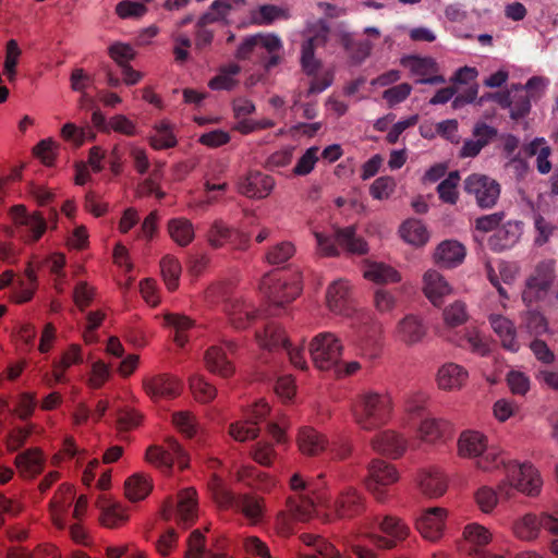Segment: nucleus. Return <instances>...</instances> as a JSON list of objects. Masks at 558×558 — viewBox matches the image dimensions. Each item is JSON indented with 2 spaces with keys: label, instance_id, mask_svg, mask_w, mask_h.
Here are the masks:
<instances>
[{
  "label": "nucleus",
  "instance_id": "nucleus-3",
  "mask_svg": "<svg viewBox=\"0 0 558 558\" xmlns=\"http://www.w3.org/2000/svg\"><path fill=\"white\" fill-rule=\"evenodd\" d=\"M282 43L274 34L248 35L238 46L234 58L252 66L269 71L280 61Z\"/></svg>",
  "mask_w": 558,
  "mask_h": 558
},
{
  "label": "nucleus",
  "instance_id": "nucleus-59",
  "mask_svg": "<svg viewBox=\"0 0 558 558\" xmlns=\"http://www.w3.org/2000/svg\"><path fill=\"white\" fill-rule=\"evenodd\" d=\"M181 264L178 258L167 255L160 260V270L169 291H174L179 286Z\"/></svg>",
  "mask_w": 558,
  "mask_h": 558
},
{
  "label": "nucleus",
  "instance_id": "nucleus-7",
  "mask_svg": "<svg viewBox=\"0 0 558 558\" xmlns=\"http://www.w3.org/2000/svg\"><path fill=\"white\" fill-rule=\"evenodd\" d=\"M522 300L527 306L541 301H558V279L554 259L541 260L535 266L534 272L526 279Z\"/></svg>",
  "mask_w": 558,
  "mask_h": 558
},
{
  "label": "nucleus",
  "instance_id": "nucleus-40",
  "mask_svg": "<svg viewBox=\"0 0 558 558\" xmlns=\"http://www.w3.org/2000/svg\"><path fill=\"white\" fill-rule=\"evenodd\" d=\"M489 324L496 335L500 338L501 344L506 350L518 352L520 343L517 340L514 324L507 317L498 314L489 316Z\"/></svg>",
  "mask_w": 558,
  "mask_h": 558
},
{
  "label": "nucleus",
  "instance_id": "nucleus-31",
  "mask_svg": "<svg viewBox=\"0 0 558 558\" xmlns=\"http://www.w3.org/2000/svg\"><path fill=\"white\" fill-rule=\"evenodd\" d=\"M197 493L195 488L182 489L177 497L174 515L178 523L186 529L191 526L197 517Z\"/></svg>",
  "mask_w": 558,
  "mask_h": 558
},
{
  "label": "nucleus",
  "instance_id": "nucleus-50",
  "mask_svg": "<svg viewBox=\"0 0 558 558\" xmlns=\"http://www.w3.org/2000/svg\"><path fill=\"white\" fill-rule=\"evenodd\" d=\"M168 232L170 238L180 246H187L195 236L193 223L184 218H172L168 221Z\"/></svg>",
  "mask_w": 558,
  "mask_h": 558
},
{
  "label": "nucleus",
  "instance_id": "nucleus-21",
  "mask_svg": "<svg viewBox=\"0 0 558 558\" xmlns=\"http://www.w3.org/2000/svg\"><path fill=\"white\" fill-rule=\"evenodd\" d=\"M143 387L145 392L154 401L174 399L182 391L181 381L169 374H158L146 377L143 380Z\"/></svg>",
  "mask_w": 558,
  "mask_h": 558
},
{
  "label": "nucleus",
  "instance_id": "nucleus-45",
  "mask_svg": "<svg viewBox=\"0 0 558 558\" xmlns=\"http://www.w3.org/2000/svg\"><path fill=\"white\" fill-rule=\"evenodd\" d=\"M171 449L173 452L160 446H150L146 451V460L163 472H170L174 464V456L182 454V448L177 441H172Z\"/></svg>",
  "mask_w": 558,
  "mask_h": 558
},
{
  "label": "nucleus",
  "instance_id": "nucleus-61",
  "mask_svg": "<svg viewBox=\"0 0 558 558\" xmlns=\"http://www.w3.org/2000/svg\"><path fill=\"white\" fill-rule=\"evenodd\" d=\"M246 0H215L210 5L209 14L214 22L226 20L232 12L241 10Z\"/></svg>",
  "mask_w": 558,
  "mask_h": 558
},
{
  "label": "nucleus",
  "instance_id": "nucleus-9",
  "mask_svg": "<svg viewBox=\"0 0 558 558\" xmlns=\"http://www.w3.org/2000/svg\"><path fill=\"white\" fill-rule=\"evenodd\" d=\"M259 290L270 305L282 307L301 294L302 277L298 272L271 271L263 276Z\"/></svg>",
  "mask_w": 558,
  "mask_h": 558
},
{
  "label": "nucleus",
  "instance_id": "nucleus-25",
  "mask_svg": "<svg viewBox=\"0 0 558 558\" xmlns=\"http://www.w3.org/2000/svg\"><path fill=\"white\" fill-rule=\"evenodd\" d=\"M544 88V80L539 76H532L524 87L519 86V93L512 97L510 107V117L513 120H519L529 114L531 110V99L541 97L538 90Z\"/></svg>",
  "mask_w": 558,
  "mask_h": 558
},
{
  "label": "nucleus",
  "instance_id": "nucleus-54",
  "mask_svg": "<svg viewBox=\"0 0 558 558\" xmlns=\"http://www.w3.org/2000/svg\"><path fill=\"white\" fill-rule=\"evenodd\" d=\"M541 531V515L527 513L513 524L514 535L522 541H532Z\"/></svg>",
  "mask_w": 558,
  "mask_h": 558
},
{
  "label": "nucleus",
  "instance_id": "nucleus-26",
  "mask_svg": "<svg viewBox=\"0 0 558 558\" xmlns=\"http://www.w3.org/2000/svg\"><path fill=\"white\" fill-rule=\"evenodd\" d=\"M333 510L338 518L360 515L365 510V497L355 487H345L335 500Z\"/></svg>",
  "mask_w": 558,
  "mask_h": 558
},
{
  "label": "nucleus",
  "instance_id": "nucleus-12",
  "mask_svg": "<svg viewBox=\"0 0 558 558\" xmlns=\"http://www.w3.org/2000/svg\"><path fill=\"white\" fill-rule=\"evenodd\" d=\"M256 339L263 348L284 351L294 367L302 371L307 368L304 348L292 347L284 330L275 322L266 323L264 329L256 332Z\"/></svg>",
  "mask_w": 558,
  "mask_h": 558
},
{
  "label": "nucleus",
  "instance_id": "nucleus-10",
  "mask_svg": "<svg viewBox=\"0 0 558 558\" xmlns=\"http://www.w3.org/2000/svg\"><path fill=\"white\" fill-rule=\"evenodd\" d=\"M88 451L80 448L73 436H66L61 445V448L52 456L51 463L54 466H69L82 471V483L85 486H90L96 476V472L100 466L98 459L87 461Z\"/></svg>",
  "mask_w": 558,
  "mask_h": 558
},
{
  "label": "nucleus",
  "instance_id": "nucleus-24",
  "mask_svg": "<svg viewBox=\"0 0 558 558\" xmlns=\"http://www.w3.org/2000/svg\"><path fill=\"white\" fill-rule=\"evenodd\" d=\"M401 64L409 68L412 75L418 76L416 84H442L445 77L436 74L438 72L437 62L430 57L408 56L401 59Z\"/></svg>",
  "mask_w": 558,
  "mask_h": 558
},
{
  "label": "nucleus",
  "instance_id": "nucleus-28",
  "mask_svg": "<svg viewBox=\"0 0 558 558\" xmlns=\"http://www.w3.org/2000/svg\"><path fill=\"white\" fill-rule=\"evenodd\" d=\"M327 305L336 314L351 315L353 311L351 286L347 280H336L327 289Z\"/></svg>",
  "mask_w": 558,
  "mask_h": 558
},
{
  "label": "nucleus",
  "instance_id": "nucleus-20",
  "mask_svg": "<svg viewBox=\"0 0 558 558\" xmlns=\"http://www.w3.org/2000/svg\"><path fill=\"white\" fill-rule=\"evenodd\" d=\"M208 243L214 248H220L230 244L236 250H246L250 243V236L239 229L231 228L222 220H216L208 231Z\"/></svg>",
  "mask_w": 558,
  "mask_h": 558
},
{
  "label": "nucleus",
  "instance_id": "nucleus-32",
  "mask_svg": "<svg viewBox=\"0 0 558 558\" xmlns=\"http://www.w3.org/2000/svg\"><path fill=\"white\" fill-rule=\"evenodd\" d=\"M464 539L474 546L471 555L475 558H505L504 556L488 553L484 547L492 541V533L478 523H469L463 530Z\"/></svg>",
  "mask_w": 558,
  "mask_h": 558
},
{
  "label": "nucleus",
  "instance_id": "nucleus-39",
  "mask_svg": "<svg viewBox=\"0 0 558 558\" xmlns=\"http://www.w3.org/2000/svg\"><path fill=\"white\" fill-rule=\"evenodd\" d=\"M421 492L430 498L442 496L447 490V478L438 469L423 470L417 475Z\"/></svg>",
  "mask_w": 558,
  "mask_h": 558
},
{
  "label": "nucleus",
  "instance_id": "nucleus-30",
  "mask_svg": "<svg viewBox=\"0 0 558 558\" xmlns=\"http://www.w3.org/2000/svg\"><path fill=\"white\" fill-rule=\"evenodd\" d=\"M522 234V222L510 220L504 223L488 239V246L494 252H502L515 245Z\"/></svg>",
  "mask_w": 558,
  "mask_h": 558
},
{
  "label": "nucleus",
  "instance_id": "nucleus-11",
  "mask_svg": "<svg viewBox=\"0 0 558 558\" xmlns=\"http://www.w3.org/2000/svg\"><path fill=\"white\" fill-rule=\"evenodd\" d=\"M10 235L25 244L38 242L47 231V220L40 211L31 213L24 205H14L10 209Z\"/></svg>",
  "mask_w": 558,
  "mask_h": 558
},
{
  "label": "nucleus",
  "instance_id": "nucleus-6",
  "mask_svg": "<svg viewBox=\"0 0 558 558\" xmlns=\"http://www.w3.org/2000/svg\"><path fill=\"white\" fill-rule=\"evenodd\" d=\"M205 298L211 304L221 303L231 325L236 329H245L256 318L254 306L234 295L233 283L230 281L213 283L206 289Z\"/></svg>",
  "mask_w": 558,
  "mask_h": 558
},
{
  "label": "nucleus",
  "instance_id": "nucleus-62",
  "mask_svg": "<svg viewBox=\"0 0 558 558\" xmlns=\"http://www.w3.org/2000/svg\"><path fill=\"white\" fill-rule=\"evenodd\" d=\"M448 426V422L444 420L425 418L422 421L418 432L423 440L433 442L442 437Z\"/></svg>",
  "mask_w": 558,
  "mask_h": 558
},
{
  "label": "nucleus",
  "instance_id": "nucleus-44",
  "mask_svg": "<svg viewBox=\"0 0 558 558\" xmlns=\"http://www.w3.org/2000/svg\"><path fill=\"white\" fill-rule=\"evenodd\" d=\"M240 72L241 66L236 62L223 64L218 69L217 75L209 80L208 87L213 90H232L240 83Z\"/></svg>",
  "mask_w": 558,
  "mask_h": 558
},
{
  "label": "nucleus",
  "instance_id": "nucleus-1",
  "mask_svg": "<svg viewBox=\"0 0 558 558\" xmlns=\"http://www.w3.org/2000/svg\"><path fill=\"white\" fill-rule=\"evenodd\" d=\"M324 477L325 475L320 474L317 481L308 482L300 473L291 476L289 485L293 494L287 498L286 508L278 512L275 520V529L279 536L292 535L296 523L306 522L314 515L317 502L328 501L319 487V483L325 485Z\"/></svg>",
  "mask_w": 558,
  "mask_h": 558
},
{
  "label": "nucleus",
  "instance_id": "nucleus-22",
  "mask_svg": "<svg viewBox=\"0 0 558 558\" xmlns=\"http://www.w3.org/2000/svg\"><path fill=\"white\" fill-rule=\"evenodd\" d=\"M447 514L441 507L425 509L416 519V530L425 539L436 542L444 535Z\"/></svg>",
  "mask_w": 558,
  "mask_h": 558
},
{
  "label": "nucleus",
  "instance_id": "nucleus-36",
  "mask_svg": "<svg viewBox=\"0 0 558 558\" xmlns=\"http://www.w3.org/2000/svg\"><path fill=\"white\" fill-rule=\"evenodd\" d=\"M469 378L468 371L456 363L444 364L437 372L436 381L441 390H459Z\"/></svg>",
  "mask_w": 558,
  "mask_h": 558
},
{
  "label": "nucleus",
  "instance_id": "nucleus-18",
  "mask_svg": "<svg viewBox=\"0 0 558 558\" xmlns=\"http://www.w3.org/2000/svg\"><path fill=\"white\" fill-rule=\"evenodd\" d=\"M464 191L474 195L481 208H492L499 198L500 185L487 175L474 173L465 179Z\"/></svg>",
  "mask_w": 558,
  "mask_h": 558
},
{
  "label": "nucleus",
  "instance_id": "nucleus-5",
  "mask_svg": "<svg viewBox=\"0 0 558 558\" xmlns=\"http://www.w3.org/2000/svg\"><path fill=\"white\" fill-rule=\"evenodd\" d=\"M208 490L220 508L234 509L251 523H259L264 518V500L252 494H233L218 475L207 483Z\"/></svg>",
  "mask_w": 558,
  "mask_h": 558
},
{
  "label": "nucleus",
  "instance_id": "nucleus-34",
  "mask_svg": "<svg viewBox=\"0 0 558 558\" xmlns=\"http://www.w3.org/2000/svg\"><path fill=\"white\" fill-rule=\"evenodd\" d=\"M75 497L74 487L70 484H61L49 502L50 514L54 525L60 529L64 526L63 515L71 507Z\"/></svg>",
  "mask_w": 558,
  "mask_h": 558
},
{
  "label": "nucleus",
  "instance_id": "nucleus-55",
  "mask_svg": "<svg viewBox=\"0 0 558 558\" xmlns=\"http://www.w3.org/2000/svg\"><path fill=\"white\" fill-rule=\"evenodd\" d=\"M363 276L375 283L399 282L401 280L399 272L395 268L383 263L369 264L364 270Z\"/></svg>",
  "mask_w": 558,
  "mask_h": 558
},
{
  "label": "nucleus",
  "instance_id": "nucleus-23",
  "mask_svg": "<svg viewBox=\"0 0 558 558\" xmlns=\"http://www.w3.org/2000/svg\"><path fill=\"white\" fill-rule=\"evenodd\" d=\"M238 192L248 198H266L275 187V179L260 171H250L238 181Z\"/></svg>",
  "mask_w": 558,
  "mask_h": 558
},
{
  "label": "nucleus",
  "instance_id": "nucleus-58",
  "mask_svg": "<svg viewBox=\"0 0 558 558\" xmlns=\"http://www.w3.org/2000/svg\"><path fill=\"white\" fill-rule=\"evenodd\" d=\"M279 19H288V12L275 4H263L251 14L253 24L259 26L270 25Z\"/></svg>",
  "mask_w": 558,
  "mask_h": 558
},
{
  "label": "nucleus",
  "instance_id": "nucleus-4",
  "mask_svg": "<svg viewBox=\"0 0 558 558\" xmlns=\"http://www.w3.org/2000/svg\"><path fill=\"white\" fill-rule=\"evenodd\" d=\"M355 423L364 430H374L389 423L392 416V401L389 395L365 391L359 395L352 405Z\"/></svg>",
  "mask_w": 558,
  "mask_h": 558
},
{
  "label": "nucleus",
  "instance_id": "nucleus-29",
  "mask_svg": "<svg viewBox=\"0 0 558 558\" xmlns=\"http://www.w3.org/2000/svg\"><path fill=\"white\" fill-rule=\"evenodd\" d=\"M36 264L27 263L23 276H20L13 287L11 300L23 304L29 302L38 289V276Z\"/></svg>",
  "mask_w": 558,
  "mask_h": 558
},
{
  "label": "nucleus",
  "instance_id": "nucleus-56",
  "mask_svg": "<svg viewBox=\"0 0 558 558\" xmlns=\"http://www.w3.org/2000/svg\"><path fill=\"white\" fill-rule=\"evenodd\" d=\"M325 41L324 36H314L303 43L301 63L306 74L313 75L318 71L320 63L315 59L314 51L318 45H324Z\"/></svg>",
  "mask_w": 558,
  "mask_h": 558
},
{
  "label": "nucleus",
  "instance_id": "nucleus-53",
  "mask_svg": "<svg viewBox=\"0 0 558 558\" xmlns=\"http://www.w3.org/2000/svg\"><path fill=\"white\" fill-rule=\"evenodd\" d=\"M7 558H60V551L52 544L38 545L34 550L23 546H12L7 551Z\"/></svg>",
  "mask_w": 558,
  "mask_h": 558
},
{
  "label": "nucleus",
  "instance_id": "nucleus-15",
  "mask_svg": "<svg viewBox=\"0 0 558 558\" xmlns=\"http://www.w3.org/2000/svg\"><path fill=\"white\" fill-rule=\"evenodd\" d=\"M367 471L368 476L365 481L366 488L378 501H385L387 494L384 488L395 484L399 480L398 470L393 464L385 460L373 459L367 466Z\"/></svg>",
  "mask_w": 558,
  "mask_h": 558
},
{
  "label": "nucleus",
  "instance_id": "nucleus-63",
  "mask_svg": "<svg viewBox=\"0 0 558 558\" xmlns=\"http://www.w3.org/2000/svg\"><path fill=\"white\" fill-rule=\"evenodd\" d=\"M294 254V244L290 241H282L269 247L266 260L271 265H281L287 263Z\"/></svg>",
  "mask_w": 558,
  "mask_h": 558
},
{
  "label": "nucleus",
  "instance_id": "nucleus-27",
  "mask_svg": "<svg viewBox=\"0 0 558 558\" xmlns=\"http://www.w3.org/2000/svg\"><path fill=\"white\" fill-rule=\"evenodd\" d=\"M371 446L374 451L380 454L398 459L405 452L408 441L399 433L386 429L372 438Z\"/></svg>",
  "mask_w": 558,
  "mask_h": 558
},
{
  "label": "nucleus",
  "instance_id": "nucleus-33",
  "mask_svg": "<svg viewBox=\"0 0 558 558\" xmlns=\"http://www.w3.org/2000/svg\"><path fill=\"white\" fill-rule=\"evenodd\" d=\"M466 250L464 245L456 240H445L438 244L434 259L437 265L444 268H454L462 264Z\"/></svg>",
  "mask_w": 558,
  "mask_h": 558
},
{
  "label": "nucleus",
  "instance_id": "nucleus-43",
  "mask_svg": "<svg viewBox=\"0 0 558 558\" xmlns=\"http://www.w3.org/2000/svg\"><path fill=\"white\" fill-rule=\"evenodd\" d=\"M205 363L209 372L218 374L221 377H229L234 372V366L227 355V351L221 345H213L205 353Z\"/></svg>",
  "mask_w": 558,
  "mask_h": 558
},
{
  "label": "nucleus",
  "instance_id": "nucleus-57",
  "mask_svg": "<svg viewBox=\"0 0 558 558\" xmlns=\"http://www.w3.org/2000/svg\"><path fill=\"white\" fill-rule=\"evenodd\" d=\"M165 322L168 326L174 329V342L179 347L183 348L189 340L186 331H189L193 327V320L184 315L167 314L165 316Z\"/></svg>",
  "mask_w": 558,
  "mask_h": 558
},
{
  "label": "nucleus",
  "instance_id": "nucleus-47",
  "mask_svg": "<svg viewBox=\"0 0 558 558\" xmlns=\"http://www.w3.org/2000/svg\"><path fill=\"white\" fill-rule=\"evenodd\" d=\"M174 125L168 120H161L154 126V133L149 137V145L155 150L173 148L178 144Z\"/></svg>",
  "mask_w": 558,
  "mask_h": 558
},
{
  "label": "nucleus",
  "instance_id": "nucleus-2",
  "mask_svg": "<svg viewBox=\"0 0 558 558\" xmlns=\"http://www.w3.org/2000/svg\"><path fill=\"white\" fill-rule=\"evenodd\" d=\"M478 469L485 472H493L500 466L506 473V481L498 485L500 494L510 497L513 489H518L530 496H535L542 487V478L537 470L527 462L518 463L507 460L504 452L495 447H487L476 461Z\"/></svg>",
  "mask_w": 558,
  "mask_h": 558
},
{
  "label": "nucleus",
  "instance_id": "nucleus-35",
  "mask_svg": "<svg viewBox=\"0 0 558 558\" xmlns=\"http://www.w3.org/2000/svg\"><path fill=\"white\" fill-rule=\"evenodd\" d=\"M423 292L433 305L440 306L444 298L451 293V287L441 274L430 269L424 274Z\"/></svg>",
  "mask_w": 558,
  "mask_h": 558
},
{
  "label": "nucleus",
  "instance_id": "nucleus-41",
  "mask_svg": "<svg viewBox=\"0 0 558 558\" xmlns=\"http://www.w3.org/2000/svg\"><path fill=\"white\" fill-rule=\"evenodd\" d=\"M27 263H34L37 268V274L40 272L44 268H48L51 276L54 277V289L58 292L63 291V283L65 281L66 275L64 271L65 267V256L61 253H53L46 258L33 257Z\"/></svg>",
  "mask_w": 558,
  "mask_h": 558
},
{
  "label": "nucleus",
  "instance_id": "nucleus-14",
  "mask_svg": "<svg viewBox=\"0 0 558 558\" xmlns=\"http://www.w3.org/2000/svg\"><path fill=\"white\" fill-rule=\"evenodd\" d=\"M356 319L360 322V350L362 356L375 360L380 356L383 350V328L375 322L368 312H356Z\"/></svg>",
  "mask_w": 558,
  "mask_h": 558
},
{
  "label": "nucleus",
  "instance_id": "nucleus-38",
  "mask_svg": "<svg viewBox=\"0 0 558 558\" xmlns=\"http://www.w3.org/2000/svg\"><path fill=\"white\" fill-rule=\"evenodd\" d=\"M298 446L303 454L318 456L327 450L328 439L311 426H303L298 434Z\"/></svg>",
  "mask_w": 558,
  "mask_h": 558
},
{
  "label": "nucleus",
  "instance_id": "nucleus-46",
  "mask_svg": "<svg viewBox=\"0 0 558 558\" xmlns=\"http://www.w3.org/2000/svg\"><path fill=\"white\" fill-rule=\"evenodd\" d=\"M458 347L470 350L480 356H486L490 352L488 340L477 328L466 329L462 335L452 340Z\"/></svg>",
  "mask_w": 558,
  "mask_h": 558
},
{
  "label": "nucleus",
  "instance_id": "nucleus-51",
  "mask_svg": "<svg viewBox=\"0 0 558 558\" xmlns=\"http://www.w3.org/2000/svg\"><path fill=\"white\" fill-rule=\"evenodd\" d=\"M399 232L405 242L414 246H423L429 239L426 227L417 219H408L404 221L401 225Z\"/></svg>",
  "mask_w": 558,
  "mask_h": 558
},
{
  "label": "nucleus",
  "instance_id": "nucleus-13",
  "mask_svg": "<svg viewBox=\"0 0 558 558\" xmlns=\"http://www.w3.org/2000/svg\"><path fill=\"white\" fill-rule=\"evenodd\" d=\"M342 350V342L331 332H320L310 343L312 361L320 371L333 368L340 362Z\"/></svg>",
  "mask_w": 558,
  "mask_h": 558
},
{
  "label": "nucleus",
  "instance_id": "nucleus-64",
  "mask_svg": "<svg viewBox=\"0 0 558 558\" xmlns=\"http://www.w3.org/2000/svg\"><path fill=\"white\" fill-rule=\"evenodd\" d=\"M460 181L458 171H452L437 186L439 198L447 204L454 205L458 201L457 186Z\"/></svg>",
  "mask_w": 558,
  "mask_h": 558
},
{
  "label": "nucleus",
  "instance_id": "nucleus-52",
  "mask_svg": "<svg viewBox=\"0 0 558 558\" xmlns=\"http://www.w3.org/2000/svg\"><path fill=\"white\" fill-rule=\"evenodd\" d=\"M425 335L422 320L414 316H405L398 325V337L405 343L418 342Z\"/></svg>",
  "mask_w": 558,
  "mask_h": 558
},
{
  "label": "nucleus",
  "instance_id": "nucleus-16",
  "mask_svg": "<svg viewBox=\"0 0 558 558\" xmlns=\"http://www.w3.org/2000/svg\"><path fill=\"white\" fill-rule=\"evenodd\" d=\"M269 411V404L259 399L245 411L244 420L230 425V435L238 441L254 439L259 432L258 424L266 418Z\"/></svg>",
  "mask_w": 558,
  "mask_h": 558
},
{
  "label": "nucleus",
  "instance_id": "nucleus-37",
  "mask_svg": "<svg viewBox=\"0 0 558 558\" xmlns=\"http://www.w3.org/2000/svg\"><path fill=\"white\" fill-rule=\"evenodd\" d=\"M14 464L23 478L31 480L43 472L45 459L41 450L31 448L20 452L14 459Z\"/></svg>",
  "mask_w": 558,
  "mask_h": 558
},
{
  "label": "nucleus",
  "instance_id": "nucleus-19",
  "mask_svg": "<svg viewBox=\"0 0 558 558\" xmlns=\"http://www.w3.org/2000/svg\"><path fill=\"white\" fill-rule=\"evenodd\" d=\"M379 526L385 536L374 534L369 538L371 543L378 548H393L399 542L404 541L410 534V527L408 524L395 515H385L380 521Z\"/></svg>",
  "mask_w": 558,
  "mask_h": 558
},
{
  "label": "nucleus",
  "instance_id": "nucleus-17",
  "mask_svg": "<svg viewBox=\"0 0 558 558\" xmlns=\"http://www.w3.org/2000/svg\"><path fill=\"white\" fill-rule=\"evenodd\" d=\"M84 363L83 348L78 343H71L62 351L59 359L52 361L51 375L46 374L44 380L48 387H53L57 384H69L70 378L66 372L76 365Z\"/></svg>",
  "mask_w": 558,
  "mask_h": 558
},
{
  "label": "nucleus",
  "instance_id": "nucleus-48",
  "mask_svg": "<svg viewBox=\"0 0 558 558\" xmlns=\"http://www.w3.org/2000/svg\"><path fill=\"white\" fill-rule=\"evenodd\" d=\"M125 496L129 500L136 502L145 499L153 489L150 476L144 473H135L124 484Z\"/></svg>",
  "mask_w": 558,
  "mask_h": 558
},
{
  "label": "nucleus",
  "instance_id": "nucleus-49",
  "mask_svg": "<svg viewBox=\"0 0 558 558\" xmlns=\"http://www.w3.org/2000/svg\"><path fill=\"white\" fill-rule=\"evenodd\" d=\"M97 506L101 510L100 522L104 526L114 529L128 521V513L121 505L99 499Z\"/></svg>",
  "mask_w": 558,
  "mask_h": 558
},
{
  "label": "nucleus",
  "instance_id": "nucleus-8",
  "mask_svg": "<svg viewBox=\"0 0 558 558\" xmlns=\"http://www.w3.org/2000/svg\"><path fill=\"white\" fill-rule=\"evenodd\" d=\"M318 252L326 257L339 256L340 252L364 255L368 252L366 241L356 234L354 226L336 228L332 233H314Z\"/></svg>",
  "mask_w": 558,
  "mask_h": 558
},
{
  "label": "nucleus",
  "instance_id": "nucleus-42",
  "mask_svg": "<svg viewBox=\"0 0 558 558\" xmlns=\"http://www.w3.org/2000/svg\"><path fill=\"white\" fill-rule=\"evenodd\" d=\"M487 447V437L477 430H464L458 440L459 454L464 458L478 459Z\"/></svg>",
  "mask_w": 558,
  "mask_h": 558
},
{
  "label": "nucleus",
  "instance_id": "nucleus-60",
  "mask_svg": "<svg viewBox=\"0 0 558 558\" xmlns=\"http://www.w3.org/2000/svg\"><path fill=\"white\" fill-rule=\"evenodd\" d=\"M22 50L15 39H10L5 45V59L3 64V74L8 78L9 83L16 81L17 72L16 66L19 64Z\"/></svg>",
  "mask_w": 558,
  "mask_h": 558
}]
</instances>
